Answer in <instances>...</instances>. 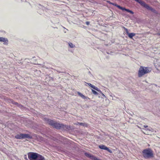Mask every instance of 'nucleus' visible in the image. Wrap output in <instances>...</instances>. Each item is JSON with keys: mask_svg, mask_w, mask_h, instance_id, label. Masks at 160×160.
Instances as JSON below:
<instances>
[{"mask_svg": "<svg viewBox=\"0 0 160 160\" xmlns=\"http://www.w3.org/2000/svg\"><path fill=\"white\" fill-rule=\"evenodd\" d=\"M151 70L148 67L141 66L138 71V76L139 78L142 77L145 74L149 73Z\"/></svg>", "mask_w": 160, "mask_h": 160, "instance_id": "1", "label": "nucleus"}, {"mask_svg": "<svg viewBox=\"0 0 160 160\" xmlns=\"http://www.w3.org/2000/svg\"><path fill=\"white\" fill-rule=\"evenodd\" d=\"M142 153L143 157L146 159L152 158L153 156L152 151L149 148L143 150Z\"/></svg>", "mask_w": 160, "mask_h": 160, "instance_id": "2", "label": "nucleus"}, {"mask_svg": "<svg viewBox=\"0 0 160 160\" xmlns=\"http://www.w3.org/2000/svg\"><path fill=\"white\" fill-rule=\"evenodd\" d=\"M140 3L142 6L143 7L148 10H149L154 13H156V11L152 7L149 6L148 4L144 2L141 0H134Z\"/></svg>", "mask_w": 160, "mask_h": 160, "instance_id": "3", "label": "nucleus"}, {"mask_svg": "<svg viewBox=\"0 0 160 160\" xmlns=\"http://www.w3.org/2000/svg\"><path fill=\"white\" fill-rule=\"evenodd\" d=\"M15 138L17 139H21L28 138L31 139L32 137L28 134L20 133L16 135Z\"/></svg>", "mask_w": 160, "mask_h": 160, "instance_id": "4", "label": "nucleus"}, {"mask_svg": "<svg viewBox=\"0 0 160 160\" xmlns=\"http://www.w3.org/2000/svg\"><path fill=\"white\" fill-rule=\"evenodd\" d=\"M53 126L55 128L57 129H60L61 128H68V126L62 124H60L55 122Z\"/></svg>", "mask_w": 160, "mask_h": 160, "instance_id": "5", "label": "nucleus"}, {"mask_svg": "<svg viewBox=\"0 0 160 160\" xmlns=\"http://www.w3.org/2000/svg\"><path fill=\"white\" fill-rule=\"evenodd\" d=\"M110 4H112L113 5L116 6V7L122 10V11L125 10L128 12L130 13L131 14H133V12L132 11L130 10H129L128 9H126L124 7H122L120 6L117 5L116 3H110Z\"/></svg>", "mask_w": 160, "mask_h": 160, "instance_id": "6", "label": "nucleus"}, {"mask_svg": "<svg viewBox=\"0 0 160 160\" xmlns=\"http://www.w3.org/2000/svg\"><path fill=\"white\" fill-rule=\"evenodd\" d=\"M28 157L30 160H36L38 153L35 152H29L28 154Z\"/></svg>", "mask_w": 160, "mask_h": 160, "instance_id": "7", "label": "nucleus"}, {"mask_svg": "<svg viewBox=\"0 0 160 160\" xmlns=\"http://www.w3.org/2000/svg\"><path fill=\"white\" fill-rule=\"evenodd\" d=\"M85 155L87 157L90 158L91 159L93 160H96V158H97L96 157H95L93 155H92L91 154H89L88 153H85Z\"/></svg>", "mask_w": 160, "mask_h": 160, "instance_id": "8", "label": "nucleus"}, {"mask_svg": "<svg viewBox=\"0 0 160 160\" xmlns=\"http://www.w3.org/2000/svg\"><path fill=\"white\" fill-rule=\"evenodd\" d=\"M98 147L99 148L101 149L107 150L110 152H112V151L110 150L104 145H99Z\"/></svg>", "mask_w": 160, "mask_h": 160, "instance_id": "9", "label": "nucleus"}, {"mask_svg": "<svg viewBox=\"0 0 160 160\" xmlns=\"http://www.w3.org/2000/svg\"><path fill=\"white\" fill-rule=\"evenodd\" d=\"M45 121L48 123L49 124L53 126L55 122L54 121L51 120L50 119H49L48 118H45Z\"/></svg>", "mask_w": 160, "mask_h": 160, "instance_id": "10", "label": "nucleus"}, {"mask_svg": "<svg viewBox=\"0 0 160 160\" xmlns=\"http://www.w3.org/2000/svg\"><path fill=\"white\" fill-rule=\"evenodd\" d=\"M0 41L1 42H3L4 44H7L8 42V40L7 38H3L2 37H0Z\"/></svg>", "mask_w": 160, "mask_h": 160, "instance_id": "11", "label": "nucleus"}, {"mask_svg": "<svg viewBox=\"0 0 160 160\" xmlns=\"http://www.w3.org/2000/svg\"><path fill=\"white\" fill-rule=\"evenodd\" d=\"M36 160H45V159L43 157L38 154L37 158Z\"/></svg>", "mask_w": 160, "mask_h": 160, "instance_id": "12", "label": "nucleus"}, {"mask_svg": "<svg viewBox=\"0 0 160 160\" xmlns=\"http://www.w3.org/2000/svg\"><path fill=\"white\" fill-rule=\"evenodd\" d=\"M77 93H78V94L82 98L84 99H87V97L85 96L84 95H83L82 93H81L80 92H78Z\"/></svg>", "mask_w": 160, "mask_h": 160, "instance_id": "13", "label": "nucleus"}, {"mask_svg": "<svg viewBox=\"0 0 160 160\" xmlns=\"http://www.w3.org/2000/svg\"><path fill=\"white\" fill-rule=\"evenodd\" d=\"M128 35L130 38H132V37L135 36V34L133 33H129Z\"/></svg>", "mask_w": 160, "mask_h": 160, "instance_id": "14", "label": "nucleus"}, {"mask_svg": "<svg viewBox=\"0 0 160 160\" xmlns=\"http://www.w3.org/2000/svg\"><path fill=\"white\" fill-rule=\"evenodd\" d=\"M92 87H93L92 88L93 89L96 90L99 92L100 93H102V92L98 88H97L95 86H93Z\"/></svg>", "mask_w": 160, "mask_h": 160, "instance_id": "15", "label": "nucleus"}, {"mask_svg": "<svg viewBox=\"0 0 160 160\" xmlns=\"http://www.w3.org/2000/svg\"><path fill=\"white\" fill-rule=\"evenodd\" d=\"M78 124L84 126H87V124L86 123H83L82 122H78Z\"/></svg>", "mask_w": 160, "mask_h": 160, "instance_id": "16", "label": "nucleus"}, {"mask_svg": "<svg viewBox=\"0 0 160 160\" xmlns=\"http://www.w3.org/2000/svg\"><path fill=\"white\" fill-rule=\"evenodd\" d=\"M69 45L71 48H73L75 47V46L71 42L69 43Z\"/></svg>", "mask_w": 160, "mask_h": 160, "instance_id": "17", "label": "nucleus"}, {"mask_svg": "<svg viewBox=\"0 0 160 160\" xmlns=\"http://www.w3.org/2000/svg\"><path fill=\"white\" fill-rule=\"evenodd\" d=\"M92 91L93 94L96 95H97L98 94V93L96 91H95L94 90L92 89Z\"/></svg>", "mask_w": 160, "mask_h": 160, "instance_id": "18", "label": "nucleus"}, {"mask_svg": "<svg viewBox=\"0 0 160 160\" xmlns=\"http://www.w3.org/2000/svg\"><path fill=\"white\" fill-rule=\"evenodd\" d=\"M124 28L125 30L126 34L128 35L129 33L128 29L126 28Z\"/></svg>", "mask_w": 160, "mask_h": 160, "instance_id": "19", "label": "nucleus"}, {"mask_svg": "<svg viewBox=\"0 0 160 160\" xmlns=\"http://www.w3.org/2000/svg\"><path fill=\"white\" fill-rule=\"evenodd\" d=\"M87 84H88V85L89 86H90V87H91V88H93V87H92V86H94V85H92V84H91L90 83H87Z\"/></svg>", "mask_w": 160, "mask_h": 160, "instance_id": "20", "label": "nucleus"}, {"mask_svg": "<svg viewBox=\"0 0 160 160\" xmlns=\"http://www.w3.org/2000/svg\"><path fill=\"white\" fill-rule=\"evenodd\" d=\"M12 103L16 105H18V103H17V102H14L13 101V102H12Z\"/></svg>", "mask_w": 160, "mask_h": 160, "instance_id": "21", "label": "nucleus"}, {"mask_svg": "<svg viewBox=\"0 0 160 160\" xmlns=\"http://www.w3.org/2000/svg\"><path fill=\"white\" fill-rule=\"evenodd\" d=\"M86 24L88 25H89V22H86Z\"/></svg>", "mask_w": 160, "mask_h": 160, "instance_id": "22", "label": "nucleus"}, {"mask_svg": "<svg viewBox=\"0 0 160 160\" xmlns=\"http://www.w3.org/2000/svg\"><path fill=\"white\" fill-rule=\"evenodd\" d=\"M156 35H157L159 36H160V32H158L157 33Z\"/></svg>", "mask_w": 160, "mask_h": 160, "instance_id": "23", "label": "nucleus"}, {"mask_svg": "<svg viewBox=\"0 0 160 160\" xmlns=\"http://www.w3.org/2000/svg\"><path fill=\"white\" fill-rule=\"evenodd\" d=\"M101 93L102 94V96H103V97H105V95L102 92V93Z\"/></svg>", "mask_w": 160, "mask_h": 160, "instance_id": "24", "label": "nucleus"}, {"mask_svg": "<svg viewBox=\"0 0 160 160\" xmlns=\"http://www.w3.org/2000/svg\"><path fill=\"white\" fill-rule=\"evenodd\" d=\"M143 127L145 128H147L148 127V126H147V125H144L143 126Z\"/></svg>", "mask_w": 160, "mask_h": 160, "instance_id": "25", "label": "nucleus"}, {"mask_svg": "<svg viewBox=\"0 0 160 160\" xmlns=\"http://www.w3.org/2000/svg\"><path fill=\"white\" fill-rule=\"evenodd\" d=\"M147 130H148V131H151L150 129H149V128H147Z\"/></svg>", "mask_w": 160, "mask_h": 160, "instance_id": "26", "label": "nucleus"}, {"mask_svg": "<svg viewBox=\"0 0 160 160\" xmlns=\"http://www.w3.org/2000/svg\"><path fill=\"white\" fill-rule=\"evenodd\" d=\"M107 2H108V3H109V4H110V3H111V2L109 1H107Z\"/></svg>", "mask_w": 160, "mask_h": 160, "instance_id": "27", "label": "nucleus"}, {"mask_svg": "<svg viewBox=\"0 0 160 160\" xmlns=\"http://www.w3.org/2000/svg\"><path fill=\"white\" fill-rule=\"evenodd\" d=\"M158 69L160 70V65L159 66V68Z\"/></svg>", "mask_w": 160, "mask_h": 160, "instance_id": "28", "label": "nucleus"}]
</instances>
